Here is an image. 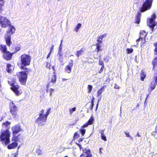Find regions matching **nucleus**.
Masks as SVG:
<instances>
[{
    "label": "nucleus",
    "mask_w": 157,
    "mask_h": 157,
    "mask_svg": "<svg viewBox=\"0 0 157 157\" xmlns=\"http://www.w3.org/2000/svg\"><path fill=\"white\" fill-rule=\"evenodd\" d=\"M94 97H93V99L91 101V104H92V105H94Z\"/></svg>",
    "instance_id": "052dcab7"
},
{
    "label": "nucleus",
    "mask_w": 157,
    "mask_h": 157,
    "mask_svg": "<svg viewBox=\"0 0 157 157\" xmlns=\"http://www.w3.org/2000/svg\"><path fill=\"white\" fill-rule=\"evenodd\" d=\"M89 125V124L87 123L86 124H84L83 125L82 127V128H83L85 127H87L88 125Z\"/></svg>",
    "instance_id": "864d4df0"
},
{
    "label": "nucleus",
    "mask_w": 157,
    "mask_h": 157,
    "mask_svg": "<svg viewBox=\"0 0 157 157\" xmlns=\"http://www.w3.org/2000/svg\"><path fill=\"white\" fill-rule=\"evenodd\" d=\"M63 41L62 40H61V43L59 45V51H61L62 50V43Z\"/></svg>",
    "instance_id": "de8ad7c7"
},
{
    "label": "nucleus",
    "mask_w": 157,
    "mask_h": 157,
    "mask_svg": "<svg viewBox=\"0 0 157 157\" xmlns=\"http://www.w3.org/2000/svg\"><path fill=\"white\" fill-rule=\"evenodd\" d=\"M6 70L8 72V73H9L10 71V70L9 69L10 67V64H8L6 66Z\"/></svg>",
    "instance_id": "58836bf2"
},
{
    "label": "nucleus",
    "mask_w": 157,
    "mask_h": 157,
    "mask_svg": "<svg viewBox=\"0 0 157 157\" xmlns=\"http://www.w3.org/2000/svg\"><path fill=\"white\" fill-rule=\"evenodd\" d=\"M82 136H83L86 132V130L82 128L80 130Z\"/></svg>",
    "instance_id": "ea45409f"
},
{
    "label": "nucleus",
    "mask_w": 157,
    "mask_h": 157,
    "mask_svg": "<svg viewBox=\"0 0 157 157\" xmlns=\"http://www.w3.org/2000/svg\"><path fill=\"white\" fill-rule=\"evenodd\" d=\"M104 130H105V129L100 130L99 132L101 134V139L102 140H104L105 141H106L107 139L104 134Z\"/></svg>",
    "instance_id": "a211bd4d"
},
{
    "label": "nucleus",
    "mask_w": 157,
    "mask_h": 157,
    "mask_svg": "<svg viewBox=\"0 0 157 157\" xmlns=\"http://www.w3.org/2000/svg\"><path fill=\"white\" fill-rule=\"evenodd\" d=\"M147 33H146V32L144 31L143 30L140 31V36L139 39L136 40V42L137 43V44H138L139 41L141 39V38H145L146 36H147Z\"/></svg>",
    "instance_id": "ddd939ff"
},
{
    "label": "nucleus",
    "mask_w": 157,
    "mask_h": 157,
    "mask_svg": "<svg viewBox=\"0 0 157 157\" xmlns=\"http://www.w3.org/2000/svg\"><path fill=\"white\" fill-rule=\"evenodd\" d=\"M104 67V66H102V67L101 68V69L99 71V73H102L103 70V68Z\"/></svg>",
    "instance_id": "49530a36"
},
{
    "label": "nucleus",
    "mask_w": 157,
    "mask_h": 157,
    "mask_svg": "<svg viewBox=\"0 0 157 157\" xmlns=\"http://www.w3.org/2000/svg\"><path fill=\"white\" fill-rule=\"evenodd\" d=\"M77 145L78 146V147H79L80 149H81V148H82V146L81 145L79 144H77Z\"/></svg>",
    "instance_id": "69168bd1"
},
{
    "label": "nucleus",
    "mask_w": 157,
    "mask_h": 157,
    "mask_svg": "<svg viewBox=\"0 0 157 157\" xmlns=\"http://www.w3.org/2000/svg\"><path fill=\"white\" fill-rule=\"evenodd\" d=\"M141 16V14L140 12H138L137 14V15L135 20V22L136 23L139 24L140 21V18Z\"/></svg>",
    "instance_id": "f3484780"
},
{
    "label": "nucleus",
    "mask_w": 157,
    "mask_h": 157,
    "mask_svg": "<svg viewBox=\"0 0 157 157\" xmlns=\"http://www.w3.org/2000/svg\"><path fill=\"white\" fill-rule=\"evenodd\" d=\"M152 65L153 66V69L155 70V68L157 66V57L155 58L153 61Z\"/></svg>",
    "instance_id": "aec40b11"
},
{
    "label": "nucleus",
    "mask_w": 157,
    "mask_h": 157,
    "mask_svg": "<svg viewBox=\"0 0 157 157\" xmlns=\"http://www.w3.org/2000/svg\"><path fill=\"white\" fill-rule=\"evenodd\" d=\"M92 86L91 85H89L87 86L88 93H90L92 90Z\"/></svg>",
    "instance_id": "c756f323"
},
{
    "label": "nucleus",
    "mask_w": 157,
    "mask_h": 157,
    "mask_svg": "<svg viewBox=\"0 0 157 157\" xmlns=\"http://www.w3.org/2000/svg\"><path fill=\"white\" fill-rule=\"evenodd\" d=\"M16 30L15 27L13 26L10 25V35L14 34Z\"/></svg>",
    "instance_id": "412c9836"
},
{
    "label": "nucleus",
    "mask_w": 157,
    "mask_h": 157,
    "mask_svg": "<svg viewBox=\"0 0 157 157\" xmlns=\"http://www.w3.org/2000/svg\"><path fill=\"white\" fill-rule=\"evenodd\" d=\"M154 80H155V83L157 84V70H154Z\"/></svg>",
    "instance_id": "cd10ccee"
},
{
    "label": "nucleus",
    "mask_w": 157,
    "mask_h": 157,
    "mask_svg": "<svg viewBox=\"0 0 157 157\" xmlns=\"http://www.w3.org/2000/svg\"><path fill=\"white\" fill-rule=\"evenodd\" d=\"M18 144L16 142H14L10 144V149H13L17 146Z\"/></svg>",
    "instance_id": "b1692460"
},
{
    "label": "nucleus",
    "mask_w": 157,
    "mask_h": 157,
    "mask_svg": "<svg viewBox=\"0 0 157 157\" xmlns=\"http://www.w3.org/2000/svg\"><path fill=\"white\" fill-rule=\"evenodd\" d=\"M44 112V110L42 109L39 113V116L35 120V123L39 127L44 125L45 124L47 118L43 115Z\"/></svg>",
    "instance_id": "f03ea898"
},
{
    "label": "nucleus",
    "mask_w": 157,
    "mask_h": 157,
    "mask_svg": "<svg viewBox=\"0 0 157 157\" xmlns=\"http://www.w3.org/2000/svg\"><path fill=\"white\" fill-rule=\"evenodd\" d=\"M83 50L82 48L79 50L76 53V55L78 57H79L80 56L82 55Z\"/></svg>",
    "instance_id": "4be33fe9"
},
{
    "label": "nucleus",
    "mask_w": 157,
    "mask_h": 157,
    "mask_svg": "<svg viewBox=\"0 0 157 157\" xmlns=\"http://www.w3.org/2000/svg\"><path fill=\"white\" fill-rule=\"evenodd\" d=\"M156 83L154 82H152L151 83V84H150V88H151V91L154 90L156 86Z\"/></svg>",
    "instance_id": "5701e85b"
},
{
    "label": "nucleus",
    "mask_w": 157,
    "mask_h": 157,
    "mask_svg": "<svg viewBox=\"0 0 157 157\" xmlns=\"http://www.w3.org/2000/svg\"><path fill=\"white\" fill-rule=\"evenodd\" d=\"M114 88L116 89H119V86L118 85L115 84L114 86Z\"/></svg>",
    "instance_id": "e2e57ef3"
},
{
    "label": "nucleus",
    "mask_w": 157,
    "mask_h": 157,
    "mask_svg": "<svg viewBox=\"0 0 157 157\" xmlns=\"http://www.w3.org/2000/svg\"><path fill=\"white\" fill-rule=\"evenodd\" d=\"M16 78V75L14 76L11 83V89L17 96L21 95L22 93V90L20 88V86L16 82L15 80Z\"/></svg>",
    "instance_id": "f257e3e1"
},
{
    "label": "nucleus",
    "mask_w": 157,
    "mask_h": 157,
    "mask_svg": "<svg viewBox=\"0 0 157 157\" xmlns=\"http://www.w3.org/2000/svg\"><path fill=\"white\" fill-rule=\"evenodd\" d=\"M0 49L4 52L3 56L4 58L7 60H10V53L9 51H7L6 46L5 45H0Z\"/></svg>",
    "instance_id": "0eeeda50"
},
{
    "label": "nucleus",
    "mask_w": 157,
    "mask_h": 157,
    "mask_svg": "<svg viewBox=\"0 0 157 157\" xmlns=\"http://www.w3.org/2000/svg\"><path fill=\"white\" fill-rule=\"evenodd\" d=\"M94 121V118L93 117V116H92L89 120L88 121L87 123L89 124V125H91L92 124Z\"/></svg>",
    "instance_id": "bb28decb"
},
{
    "label": "nucleus",
    "mask_w": 157,
    "mask_h": 157,
    "mask_svg": "<svg viewBox=\"0 0 157 157\" xmlns=\"http://www.w3.org/2000/svg\"><path fill=\"white\" fill-rule=\"evenodd\" d=\"M24 66H21L20 67V68L21 69H24Z\"/></svg>",
    "instance_id": "774afa93"
},
{
    "label": "nucleus",
    "mask_w": 157,
    "mask_h": 157,
    "mask_svg": "<svg viewBox=\"0 0 157 157\" xmlns=\"http://www.w3.org/2000/svg\"><path fill=\"white\" fill-rule=\"evenodd\" d=\"M156 18L155 14L154 13L152 15L151 17L148 19L147 21L148 25L151 29L152 31H153L154 27L155 25V19Z\"/></svg>",
    "instance_id": "6e6552de"
},
{
    "label": "nucleus",
    "mask_w": 157,
    "mask_h": 157,
    "mask_svg": "<svg viewBox=\"0 0 157 157\" xmlns=\"http://www.w3.org/2000/svg\"><path fill=\"white\" fill-rule=\"evenodd\" d=\"M82 149L83 151L86 153V157H92V155L91 154L90 150L89 149L83 148Z\"/></svg>",
    "instance_id": "2eb2a0df"
},
{
    "label": "nucleus",
    "mask_w": 157,
    "mask_h": 157,
    "mask_svg": "<svg viewBox=\"0 0 157 157\" xmlns=\"http://www.w3.org/2000/svg\"><path fill=\"white\" fill-rule=\"evenodd\" d=\"M18 111V108L14 104L13 102H10V113L14 117H16L17 116Z\"/></svg>",
    "instance_id": "1a4fd4ad"
},
{
    "label": "nucleus",
    "mask_w": 157,
    "mask_h": 157,
    "mask_svg": "<svg viewBox=\"0 0 157 157\" xmlns=\"http://www.w3.org/2000/svg\"><path fill=\"white\" fill-rule=\"evenodd\" d=\"M104 89L103 87H102L100 89L98 90L97 92V97L99 96L104 91Z\"/></svg>",
    "instance_id": "393cba45"
},
{
    "label": "nucleus",
    "mask_w": 157,
    "mask_h": 157,
    "mask_svg": "<svg viewBox=\"0 0 157 157\" xmlns=\"http://www.w3.org/2000/svg\"><path fill=\"white\" fill-rule=\"evenodd\" d=\"M154 54L155 55H157V48H155L154 49Z\"/></svg>",
    "instance_id": "13d9d810"
},
{
    "label": "nucleus",
    "mask_w": 157,
    "mask_h": 157,
    "mask_svg": "<svg viewBox=\"0 0 157 157\" xmlns=\"http://www.w3.org/2000/svg\"><path fill=\"white\" fill-rule=\"evenodd\" d=\"M97 41L98 43L97 44H102V40H99V39H97Z\"/></svg>",
    "instance_id": "c03bdc74"
},
{
    "label": "nucleus",
    "mask_w": 157,
    "mask_h": 157,
    "mask_svg": "<svg viewBox=\"0 0 157 157\" xmlns=\"http://www.w3.org/2000/svg\"><path fill=\"white\" fill-rule=\"evenodd\" d=\"M154 45L155 47V48H157V43H155L154 44Z\"/></svg>",
    "instance_id": "680f3d73"
},
{
    "label": "nucleus",
    "mask_w": 157,
    "mask_h": 157,
    "mask_svg": "<svg viewBox=\"0 0 157 157\" xmlns=\"http://www.w3.org/2000/svg\"><path fill=\"white\" fill-rule=\"evenodd\" d=\"M51 54V53H50V52L49 54L48 55V56H47V59H48V58L50 57Z\"/></svg>",
    "instance_id": "338daca9"
},
{
    "label": "nucleus",
    "mask_w": 157,
    "mask_h": 157,
    "mask_svg": "<svg viewBox=\"0 0 157 157\" xmlns=\"http://www.w3.org/2000/svg\"><path fill=\"white\" fill-rule=\"evenodd\" d=\"M10 132L8 129L2 132L0 136V139L2 143L7 145L9 143Z\"/></svg>",
    "instance_id": "20e7f679"
},
{
    "label": "nucleus",
    "mask_w": 157,
    "mask_h": 157,
    "mask_svg": "<svg viewBox=\"0 0 157 157\" xmlns=\"http://www.w3.org/2000/svg\"><path fill=\"white\" fill-rule=\"evenodd\" d=\"M16 134L13 135V137L12 138V140L14 141L15 142L19 141V140L22 138V136L19 134L17 136H16Z\"/></svg>",
    "instance_id": "4468645a"
},
{
    "label": "nucleus",
    "mask_w": 157,
    "mask_h": 157,
    "mask_svg": "<svg viewBox=\"0 0 157 157\" xmlns=\"http://www.w3.org/2000/svg\"><path fill=\"white\" fill-rule=\"evenodd\" d=\"M58 55L59 56V57L62 56V55L61 53V51H58Z\"/></svg>",
    "instance_id": "5fc2aeb1"
},
{
    "label": "nucleus",
    "mask_w": 157,
    "mask_h": 157,
    "mask_svg": "<svg viewBox=\"0 0 157 157\" xmlns=\"http://www.w3.org/2000/svg\"><path fill=\"white\" fill-rule=\"evenodd\" d=\"M76 108L75 107H74L72 108L71 109H69V111L70 113L71 114L73 112L75 111L76 110Z\"/></svg>",
    "instance_id": "72a5a7b5"
},
{
    "label": "nucleus",
    "mask_w": 157,
    "mask_h": 157,
    "mask_svg": "<svg viewBox=\"0 0 157 157\" xmlns=\"http://www.w3.org/2000/svg\"><path fill=\"white\" fill-rule=\"evenodd\" d=\"M31 58L28 55L24 54L21 56V65L24 66L29 65L30 64Z\"/></svg>",
    "instance_id": "39448f33"
},
{
    "label": "nucleus",
    "mask_w": 157,
    "mask_h": 157,
    "mask_svg": "<svg viewBox=\"0 0 157 157\" xmlns=\"http://www.w3.org/2000/svg\"><path fill=\"white\" fill-rule=\"evenodd\" d=\"M127 50L128 52V53L129 54V53H132V52L133 50L132 48H131L127 49Z\"/></svg>",
    "instance_id": "4c0bfd02"
},
{
    "label": "nucleus",
    "mask_w": 157,
    "mask_h": 157,
    "mask_svg": "<svg viewBox=\"0 0 157 157\" xmlns=\"http://www.w3.org/2000/svg\"><path fill=\"white\" fill-rule=\"evenodd\" d=\"M139 41H141V44H144L146 42L145 38H142Z\"/></svg>",
    "instance_id": "e433bc0d"
},
{
    "label": "nucleus",
    "mask_w": 157,
    "mask_h": 157,
    "mask_svg": "<svg viewBox=\"0 0 157 157\" xmlns=\"http://www.w3.org/2000/svg\"><path fill=\"white\" fill-rule=\"evenodd\" d=\"M0 24L2 27L6 28L8 25V20L5 17L0 16Z\"/></svg>",
    "instance_id": "9b49d317"
},
{
    "label": "nucleus",
    "mask_w": 157,
    "mask_h": 157,
    "mask_svg": "<svg viewBox=\"0 0 157 157\" xmlns=\"http://www.w3.org/2000/svg\"><path fill=\"white\" fill-rule=\"evenodd\" d=\"M99 64L100 65H102V66H104V64L103 61L101 59L99 60Z\"/></svg>",
    "instance_id": "a19ab883"
},
{
    "label": "nucleus",
    "mask_w": 157,
    "mask_h": 157,
    "mask_svg": "<svg viewBox=\"0 0 157 157\" xmlns=\"http://www.w3.org/2000/svg\"><path fill=\"white\" fill-rule=\"evenodd\" d=\"M5 40L7 44L9 46H10V33L8 32L5 36Z\"/></svg>",
    "instance_id": "dca6fc26"
},
{
    "label": "nucleus",
    "mask_w": 157,
    "mask_h": 157,
    "mask_svg": "<svg viewBox=\"0 0 157 157\" xmlns=\"http://www.w3.org/2000/svg\"><path fill=\"white\" fill-rule=\"evenodd\" d=\"M3 0H0V1L2 2ZM4 6V2H2L0 3V13L2 12V7Z\"/></svg>",
    "instance_id": "7c9ffc66"
},
{
    "label": "nucleus",
    "mask_w": 157,
    "mask_h": 157,
    "mask_svg": "<svg viewBox=\"0 0 157 157\" xmlns=\"http://www.w3.org/2000/svg\"><path fill=\"white\" fill-rule=\"evenodd\" d=\"M14 65L13 63L12 65L10 64V72L12 70H14Z\"/></svg>",
    "instance_id": "79ce46f5"
},
{
    "label": "nucleus",
    "mask_w": 157,
    "mask_h": 157,
    "mask_svg": "<svg viewBox=\"0 0 157 157\" xmlns=\"http://www.w3.org/2000/svg\"><path fill=\"white\" fill-rule=\"evenodd\" d=\"M13 135L17 134L20 132H22L23 130L21 128V126L19 124H17L12 128Z\"/></svg>",
    "instance_id": "9d476101"
},
{
    "label": "nucleus",
    "mask_w": 157,
    "mask_h": 157,
    "mask_svg": "<svg viewBox=\"0 0 157 157\" xmlns=\"http://www.w3.org/2000/svg\"><path fill=\"white\" fill-rule=\"evenodd\" d=\"M56 77L55 72L53 73V75L52 76L51 80V82H52L53 83H56Z\"/></svg>",
    "instance_id": "6ab92c4d"
},
{
    "label": "nucleus",
    "mask_w": 157,
    "mask_h": 157,
    "mask_svg": "<svg viewBox=\"0 0 157 157\" xmlns=\"http://www.w3.org/2000/svg\"><path fill=\"white\" fill-rule=\"evenodd\" d=\"M106 36V34H103L100 35L98 39H99L100 40H102L103 38L104 37H105Z\"/></svg>",
    "instance_id": "473e14b6"
},
{
    "label": "nucleus",
    "mask_w": 157,
    "mask_h": 157,
    "mask_svg": "<svg viewBox=\"0 0 157 157\" xmlns=\"http://www.w3.org/2000/svg\"><path fill=\"white\" fill-rule=\"evenodd\" d=\"M36 153L38 155H42L41 150L40 149H37L36 150Z\"/></svg>",
    "instance_id": "f704fd0d"
},
{
    "label": "nucleus",
    "mask_w": 157,
    "mask_h": 157,
    "mask_svg": "<svg viewBox=\"0 0 157 157\" xmlns=\"http://www.w3.org/2000/svg\"><path fill=\"white\" fill-rule=\"evenodd\" d=\"M81 24L80 23H78L75 28V31L76 32H78L79 30V29L81 28Z\"/></svg>",
    "instance_id": "c85d7f7f"
},
{
    "label": "nucleus",
    "mask_w": 157,
    "mask_h": 157,
    "mask_svg": "<svg viewBox=\"0 0 157 157\" xmlns=\"http://www.w3.org/2000/svg\"><path fill=\"white\" fill-rule=\"evenodd\" d=\"M46 63H47L46 65V67L47 68H50V63H48V62H46Z\"/></svg>",
    "instance_id": "3c124183"
},
{
    "label": "nucleus",
    "mask_w": 157,
    "mask_h": 157,
    "mask_svg": "<svg viewBox=\"0 0 157 157\" xmlns=\"http://www.w3.org/2000/svg\"><path fill=\"white\" fill-rule=\"evenodd\" d=\"M59 61L61 63H62L63 62V57H59Z\"/></svg>",
    "instance_id": "37998d69"
},
{
    "label": "nucleus",
    "mask_w": 157,
    "mask_h": 157,
    "mask_svg": "<svg viewBox=\"0 0 157 157\" xmlns=\"http://www.w3.org/2000/svg\"><path fill=\"white\" fill-rule=\"evenodd\" d=\"M73 64V61L71 60V62H70L68 65L66 66L65 70L67 73H70L71 72Z\"/></svg>",
    "instance_id": "f8f14e48"
},
{
    "label": "nucleus",
    "mask_w": 157,
    "mask_h": 157,
    "mask_svg": "<svg viewBox=\"0 0 157 157\" xmlns=\"http://www.w3.org/2000/svg\"><path fill=\"white\" fill-rule=\"evenodd\" d=\"M124 133L125 134L126 137H130V135L129 134V133H127L126 132H124Z\"/></svg>",
    "instance_id": "603ef678"
},
{
    "label": "nucleus",
    "mask_w": 157,
    "mask_h": 157,
    "mask_svg": "<svg viewBox=\"0 0 157 157\" xmlns=\"http://www.w3.org/2000/svg\"><path fill=\"white\" fill-rule=\"evenodd\" d=\"M51 109V108H49L48 109H47V111L46 113L45 114H43V115L47 119V117L48 115L49 114L50 110Z\"/></svg>",
    "instance_id": "a878e982"
},
{
    "label": "nucleus",
    "mask_w": 157,
    "mask_h": 157,
    "mask_svg": "<svg viewBox=\"0 0 157 157\" xmlns=\"http://www.w3.org/2000/svg\"><path fill=\"white\" fill-rule=\"evenodd\" d=\"M10 124V123L8 122H6V123H3V125H5L6 127H7V126Z\"/></svg>",
    "instance_id": "a18cd8bd"
},
{
    "label": "nucleus",
    "mask_w": 157,
    "mask_h": 157,
    "mask_svg": "<svg viewBox=\"0 0 157 157\" xmlns=\"http://www.w3.org/2000/svg\"><path fill=\"white\" fill-rule=\"evenodd\" d=\"M136 136L140 137L141 136L140 135L139 132H138L136 135Z\"/></svg>",
    "instance_id": "0e129e2a"
},
{
    "label": "nucleus",
    "mask_w": 157,
    "mask_h": 157,
    "mask_svg": "<svg viewBox=\"0 0 157 157\" xmlns=\"http://www.w3.org/2000/svg\"><path fill=\"white\" fill-rule=\"evenodd\" d=\"M154 134H153V135L155 138L157 139V132H154Z\"/></svg>",
    "instance_id": "4d7b16f0"
},
{
    "label": "nucleus",
    "mask_w": 157,
    "mask_h": 157,
    "mask_svg": "<svg viewBox=\"0 0 157 157\" xmlns=\"http://www.w3.org/2000/svg\"><path fill=\"white\" fill-rule=\"evenodd\" d=\"M20 48H16L15 50V52H10V59H11V57L12 56V55L14 54L17 51L19 50Z\"/></svg>",
    "instance_id": "c9c22d12"
},
{
    "label": "nucleus",
    "mask_w": 157,
    "mask_h": 157,
    "mask_svg": "<svg viewBox=\"0 0 157 157\" xmlns=\"http://www.w3.org/2000/svg\"><path fill=\"white\" fill-rule=\"evenodd\" d=\"M17 76L19 78V81L23 85H25L28 77L26 71H20L17 73Z\"/></svg>",
    "instance_id": "7ed1b4c3"
},
{
    "label": "nucleus",
    "mask_w": 157,
    "mask_h": 157,
    "mask_svg": "<svg viewBox=\"0 0 157 157\" xmlns=\"http://www.w3.org/2000/svg\"><path fill=\"white\" fill-rule=\"evenodd\" d=\"M86 153L83 151V153L80 156V157H86Z\"/></svg>",
    "instance_id": "09e8293b"
},
{
    "label": "nucleus",
    "mask_w": 157,
    "mask_h": 157,
    "mask_svg": "<svg viewBox=\"0 0 157 157\" xmlns=\"http://www.w3.org/2000/svg\"><path fill=\"white\" fill-rule=\"evenodd\" d=\"M54 45H52V46L51 47V48L50 50V53H51L53 52V50L54 49Z\"/></svg>",
    "instance_id": "6e6d98bb"
},
{
    "label": "nucleus",
    "mask_w": 157,
    "mask_h": 157,
    "mask_svg": "<svg viewBox=\"0 0 157 157\" xmlns=\"http://www.w3.org/2000/svg\"><path fill=\"white\" fill-rule=\"evenodd\" d=\"M54 89H51L50 90V95L51 96L52 95V92L53 91Z\"/></svg>",
    "instance_id": "bf43d9fd"
},
{
    "label": "nucleus",
    "mask_w": 157,
    "mask_h": 157,
    "mask_svg": "<svg viewBox=\"0 0 157 157\" xmlns=\"http://www.w3.org/2000/svg\"><path fill=\"white\" fill-rule=\"evenodd\" d=\"M101 44H96L95 45L96 47L97 48H101Z\"/></svg>",
    "instance_id": "8fccbe9b"
},
{
    "label": "nucleus",
    "mask_w": 157,
    "mask_h": 157,
    "mask_svg": "<svg viewBox=\"0 0 157 157\" xmlns=\"http://www.w3.org/2000/svg\"><path fill=\"white\" fill-rule=\"evenodd\" d=\"M141 79L142 81H144V78H145L146 75L144 72H142L140 75Z\"/></svg>",
    "instance_id": "2f4dec72"
},
{
    "label": "nucleus",
    "mask_w": 157,
    "mask_h": 157,
    "mask_svg": "<svg viewBox=\"0 0 157 157\" xmlns=\"http://www.w3.org/2000/svg\"><path fill=\"white\" fill-rule=\"evenodd\" d=\"M153 0H146L143 5L142 6L140 9V11L144 12L150 9L152 5Z\"/></svg>",
    "instance_id": "423d86ee"
}]
</instances>
